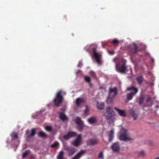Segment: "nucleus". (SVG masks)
<instances>
[{
  "label": "nucleus",
  "instance_id": "nucleus-1",
  "mask_svg": "<svg viewBox=\"0 0 159 159\" xmlns=\"http://www.w3.org/2000/svg\"><path fill=\"white\" fill-rule=\"evenodd\" d=\"M116 67L117 71L121 73H125L127 68L126 63L124 61H122L116 64Z\"/></svg>",
  "mask_w": 159,
  "mask_h": 159
},
{
  "label": "nucleus",
  "instance_id": "nucleus-2",
  "mask_svg": "<svg viewBox=\"0 0 159 159\" xmlns=\"http://www.w3.org/2000/svg\"><path fill=\"white\" fill-rule=\"evenodd\" d=\"M127 130L124 128H121L120 133L118 135L120 140L124 141H129L131 140V139L127 137Z\"/></svg>",
  "mask_w": 159,
  "mask_h": 159
},
{
  "label": "nucleus",
  "instance_id": "nucleus-3",
  "mask_svg": "<svg viewBox=\"0 0 159 159\" xmlns=\"http://www.w3.org/2000/svg\"><path fill=\"white\" fill-rule=\"evenodd\" d=\"M61 91H59L56 94V97L53 100V102L55 106L58 107L62 103L63 100V97L61 95Z\"/></svg>",
  "mask_w": 159,
  "mask_h": 159
},
{
  "label": "nucleus",
  "instance_id": "nucleus-4",
  "mask_svg": "<svg viewBox=\"0 0 159 159\" xmlns=\"http://www.w3.org/2000/svg\"><path fill=\"white\" fill-rule=\"evenodd\" d=\"M104 116L107 119H111L115 116V112L112 108L110 107H108L106 112L104 113Z\"/></svg>",
  "mask_w": 159,
  "mask_h": 159
},
{
  "label": "nucleus",
  "instance_id": "nucleus-5",
  "mask_svg": "<svg viewBox=\"0 0 159 159\" xmlns=\"http://www.w3.org/2000/svg\"><path fill=\"white\" fill-rule=\"evenodd\" d=\"M92 54L96 62L98 64H100L101 62V59L100 57L101 56V54L99 52H97L96 51V48H93L92 49Z\"/></svg>",
  "mask_w": 159,
  "mask_h": 159
},
{
  "label": "nucleus",
  "instance_id": "nucleus-6",
  "mask_svg": "<svg viewBox=\"0 0 159 159\" xmlns=\"http://www.w3.org/2000/svg\"><path fill=\"white\" fill-rule=\"evenodd\" d=\"M138 47L135 43H133L129 51L130 53L131 54H134L137 53L139 51Z\"/></svg>",
  "mask_w": 159,
  "mask_h": 159
},
{
  "label": "nucleus",
  "instance_id": "nucleus-7",
  "mask_svg": "<svg viewBox=\"0 0 159 159\" xmlns=\"http://www.w3.org/2000/svg\"><path fill=\"white\" fill-rule=\"evenodd\" d=\"M76 135V133L74 132H68L67 133L63 136V139L66 140L69 139L70 138L74 137Z\"/></svg>",
  "mask_w": 159,
  "mask_h": 159
},
{
  "label": "nucleus",
  "instance_id": "nucleus-8",
  "mask_svg": "<svg viewBox=\"0 0 159 159\" xmlns=\"http://www.w3.org/2000/svg\"><path fill=\"white\" fill-rule=\"evenodd\" d=\"M117 90L116 88H110V91L108 96L113 98L117 94Z\"/></svg>",
  "mask_w": 159,
  "mask_h": 159
},
{
  "label": "nucleus",
  "instance_id": "nucleus-9",
  "mask_svg": "<svg viewBox=\"0 0 159 159\" xmlns=\"http://www.w3.org/2000/svg\"><path fill=\"white\" fill-rule=\"evenodd\" d=\"M75 103L77 107H80L81 104H83L85 102L84 98H79L76 99L75 102Z\"/></svg>",
  "mask_w": 159,
  "mask_h": 159
},
{
  "label": "nucleus",
  "instance_id": "nucleus-10",
  "mask_svg": "<svg viewBox=\"0 0 159 159\" xmlns=\"http://www.w3.org/2000/svg\"><path fill=\"white\" fill-rule=\"evenodd\" d=\"M99 140L97 139H92L88 140L87 143L88 145H93L98 143Z\"/></svg>",
  "mask_w": 159,
  "mask_h": 159
},
{
  "label": "nucleus",
  "instance_id": "nucleus-11",
  "mask_svg": "<svg viewBox=\"0 0 159 159\" xmlns=\"http://www.w3.org/2000/svg\"><path fill=\"white\" fill-rule=\"evenodd\" d=\"M111 148L114 152H117L120 150V147L118 142L114 143L111 146Z\"/></svg>",
  "mask_w": 159,
  "mask_h": 159
},
{
  "label": "nucleus",
  "instance_id": "nucleus-12",
  "mask_svg": "<svg viewBox=\"0 0 159 159\" xmlns=\"http://www.w3.org/2000/svg\"><path fill=\"white\" fill-rule=\"evenodd\" d=\"M127 90L129 91H131V92L130 93H132L134 95H136L139 92L138 88L134 86L128 87L127 88Z\"/></svg>",
  "mask_w": 159,
  "mask_h": 159
},
{
  "label": "nucleus",
  "instance_id": "nucleus-13",
  "mask_svg": "<svg viewBox=\"0 0 159 159\" xmlns=\"http://www.w3.org/2000/svg\"><path fill=\"white\" fill-rule=\"evenodd\" d=\"M85 150H82L76 154L72 159H80V158L86 152Z\"/></svg>",
  "mask_w": 159,
  "mask_h": 159
},
{
  "label": "nucleus",
  "instance_id": "nucleus-14",
  "mask_svg": "<svg viewBox=\"0 0 159 159\" xmlns=\"http://www.w3.org/2000/svg\"><path fill=\"white\" fill-rule=\"evenodd\" d=\"M136 80L137 81L138 84L140 85L142 84L144 79L143 76H138L136 77Z\"/></svg>",
  "mask_w": 159,
  "mask_h": 159
},
{
  "label": "nucleus",
  "instance_id": "nucleus-15",
  "mask_svg": "<svg viewBox=\"0 0 159 159\" xmlns=\"http://www.w3.org/2000/svg\"><path fill=\"white\" fill-rule=\"evenodd\" d=\"M115 109L120 116L125 117L126 116L125 113L124 111L120 110L116 108H115Z\"/></svg>",
  "mask_w": 159,
  "mask_h": 159
},
{
  "label": "nucleus",
  "instance_id": "nucleus-16",
  "mask_svg": "<svg viewBox=\"0 0 159 159\" xmlns=\"http://www.w3.org/2000/svg\"><path fill=\"white\" fill-rule=\"evenodd\" d=\"M59 117L62 121L66 120H68L67 117L63 112L60 113L59 114Z\"/></svg>",
  "mask_w": 159,
  "mask_h": 159
},
{
  "label": "nucleus",
  "instance_id": "nucleus-17",
  "mask_svg": "<svg viewBox=\"0 0 159 159\" xmlns=\"http://www.w3.org/2000/svg\"><path fill=\"white\" fill-rule=\"evenodd\" d=\"M88 121L90 124L95 123L97 121V119L96 117H91L88 119Z\"/></svg>",
  "mask_w": 159,
  "mask_h": 159
},
{
  "label": "nucleus",
  "instance_id": "nucleus-18",
  "mask_svg": "<svg viewBox=\"0 0 159 159\" xmlns=\"http://www.w3.org/2000/svg\"><path fill=\"white\" fill-rule=\"evenodd\" d=\"M130 114L133 116L134 120H136L137 117L138 116L135 113V112L133 110H130L129 111Z\"/></svg>",
  "mask_w": 159,
  "mask_h": 159
},
{
  "label": "nucleus",
  "instance_id": "nucleus-19",
  "mask_svg": "<svg viewBox=\"0 0 159 159\" xmlns=\"http://www.w3.org/2000/svg\"><path fill=\"white\" fill-rule=\"evenodd\" d=\"M67 150L68 152L69 155L70 156L72 155L75 152V149L73 148H68Z\"/></svg>",
  "mask_w": 159,
  "mask_h": 159
},
{
  "label": "nucleus",
  "instance_id": "nucleus-20",
  "mask_svg": "<svg viewBox=\"0 0 159 159\" xmlns=\"http://www.w3.org/2000/svg\"><path fill=\"white\" fill-rule=\"evenodd\" d=\"M114 134V130L112 129L111 131L109 134L108 135L109 139L108 140L109 142H111L113 139Z\"/></svg>",
  "mask_w": 159,
  "mask_h": 159
},
{
  "label": "nucleus",
  "instance_id": "nucleus-21",
  "mask_svg": "<svg viewBox=\"0 0 159 159\" xmlns=\"http://www.w3.org/2000/svg\"><path fill=\"white\" fill-rule=\"evenodd\" d=\"M134 95L132 93H128L126 97L127 99V102H128L129 101L132 100L133 98Z\"/></svg>",
  "mask_w": 159,
  "mask_h": 159
},
{
  "label": "nucleus",
  "instance_id": "nucleus-22",
  "mask_svg": "<svg viewBox=\"0 0 159 159\" xmlns=\"http://www.w3.org/2000/svg\"><path fill=\"white\" fill-rule=\"evenodd\" d=\"M35 134V131L34 129H32L31 130V134L30 135H28L27 136V138L30 139L31 137H33Z\"/></svg>",
  "mask_w": 159,
  "mask_h": 159
},
{
  "label": "nucleus",
  "instance_id": "nucleus-23",
  "mask_svg": "<svg viewBox=\"0 0 159 159\" xmlns=\"http://www.w3.org/2000/svg\"><path fill=\"white\" fill-rule=\"evenodd\" d=\"M97 107L99 110H102L104 108V104L103 103H98L97 105Z\"/></svg>",
  "mask_w": 159,
  "mask_h": 159
},
{
  "label": "nucleus",
  "instance_id": "nucleus-24",
  "mask_svg": "<svg viewBox=\"0 0 159 159\" xmlns=\"http://www.w3.org/2000/svg\"><path fill=\"white\" fill-rule=\"evenodd\" d=\"M144 100V96L143 95H141L139 98V103L140 105L142 104Z\"/></svg>",
  "mask_w": 159,
  "mask_h": 159
},
{
  "label": "nucleus",
  "instance_id": "nucleus-25",
  "mask_svg": "<svg viewBox=\"0 0 159 159\" xmlns=\"http://www.w3.org/2000/svg\"><path fill=\"white\" fill-rule=\"evenodd\" d=\"M84 79L85 82L88 83H89L91 82V79L88 75H85L84 77Z\"/></svg>",
  "mask_w": 159,
  "mask_h": 159
},
{
  "label": "nucleus",
  "instance_id": "nucleus-26",
  "mask_svg": "<svg viewBox=\"0 0 159 159\" xmlns=\"http://www.w3.org/2000/svg\"><path fill=\"white\" fill-rule=\"evenodd\" d=\"M75 122L78 125L83 123V122L81 120L80 118V117L76 118L75 120Z\"/></svg>",
  "mask_w": 159,
  "mask_h": 159
},
{
  "label": "nucleus",
  "instance_id": "nucleus-27",
  "mask_svg": "<svg viewBox=\"0 0 159 159\" xmlns=\"http://www.w3.org/2000/svg\"><path fill=\"white\" fill-rule=\"evenodd\" d=\"M39 135L41 138H44L47 137V135L43 131H40L39 132Z\"/></svg>",
  "mask_w": 159,
  "mask_h": 159
},
{
  "label": "nucleus",
  "instance_id": "nucleus-28",
  "mask_svg": "<svg viewBox=\"0 0 159 159\" xmlns=\"http://www.w3.org/2000/svg\"><path fill=\"white\" fill-rule=\"evenodd\" d=\"M78 129L80 131H82L83 129V123L80 124H79L77 127Z\"/></svg>",
  "mask_w": 159,
  "mask_h": 159
},
{
  "label": "nucleus",
  "instance_id": "nucleus-29",
  "mask_svg": "<svg viewBox=\"0 0 159 159\" xmlns=\"http://www.w3.org/2000/svg\"><path fill=\"white\" fill-rule=\"evenodd\" d=\"M85 109L84 111V113L85 115L87 116L89 115V110L88 106L87 105L85 106Z\"/></svg>",
  "mask_w": 159,
  "mask_h": 159
},
{
  "label": "nucleus",
  "instance_id": "nucleus-30",
  "mask_svg": "<svg viewBox=\"0 0 159 159\" xmlns=\"http://www.w3.org/2000/svg\"><path fill=\"white\" fill-rule=\"evenodd\" d=\"M72 144L75 147H77L80 144V142L75 140L73 142Z\"/></svg>",
  "mask_w": 159,
  "mask_h": 159
},
{
  "label": "nucleus",
  "instance_id": "nucleus-31",
  "mask_svg": "<svg viewBox=\"0 0 159 159\" xmlns=\"http://www.w3.org/2000/svg\"><path fill=\"white\" fill-rule=\"evenodd\" d=\"M90 75L93 77L96 78V73L94 72L93 71H91L89 72Z\"/></svg>",
  "mask_w": 159,
  "mask_h": 159
},
{
  "label": "nucleus",
  "instance_id": "nucleus-32",
  "mask_svg": "<svg viewBox=\"0 0 159 159\" xmlns=\"http://www.w3.org/2000/svg\"><path fill=\"white\" fill-rule=\"evenodd\" d=\"M113 98H111L108 96V98L107 100V102L108 104H110L112 102V99Z\"/></svg>",
  "mask_w": 159,
  "mask_h": 159
},
{
  "label": "nucleus",
  "instance_id": "nucleus-33",
  "mask_svg": "<svg viewBox=\"0 0 159 159\" xmlns=\"http://www.w3.org/2000/svg\"><path fill=\"white\" fill-rule=\"evenodd\" d=\"M45 129L48 131H52V128L51 126H47L45 127Z\"/></svg>",
  "mask_w": 159,
  "mask_h": 159
},
{
  "label": "nucleus",
  "instance_id": "nucleus-34",
  "mask_svg": "<svg viewBox=\"0 0 159 159\" xmlns=\"http://www.w3.org/2000/svg\"><path fill=\"white\" fill-rule=\"evenodd\" d=\"M139 155L140 157H144L145 155V153L144 151H142L139 152Z\"/></svg>",
  "mask_w": 159,
  "mask_h": 159
},
{
  "label": "nucleus",
  "instance_id": "nucleus-35",
  "mask_svg": "<svg viewBox=\"0 0 159 159\" xmlns=\"http://www.w3.org/2000/svg\"><path fill=\"white\" fill-rule=\"evenodd\" d=\"M29 151H26L23 153L22 154V157L24 158L25 157L29 154Z\"/></svg>",
  "mask_w": 159,
  "mask_h": 159
},
{
  "label": "nucleus",
  "instance_id": "nucleus-36",
  "mask_svg": "<svg viewBox=\"0 0 159 159\" xmlns=\"http://www.w3.org/2000/svg\"><path fill=\"white\" fill-rule=\"evenodd\" d=\"M119 41L117 39H114L112 41V43L114 45L119 44Z\"/></svg>",
  "mask_w": 159,
  "mask_h": 159
},
{
  "label": "nucleus",
  "instance_id": "nucleus-37",
  "mask_svg": "<svg viewBox=\"0 0 159 159\" xmlns=\"http://www.w3.org/2000/svg\"><path fill=\"white\" fill-rule=\"evenodd\" d=\"M11 136L13 138L16 139L18 137L17 133H14L11 134Z\"/></svg>",
  "mask_w": 159,
  "mask_h": 159
},
{
  "label": "nucleus",
  "instance_id": "nucleus-38",
  "mask_svg": "<svg viewBox=\"0 0 159 159\" xmlns=\"http://www.w3.org/2000/svg\"><path fill=\"white\" fill-rule=\"evenodd\" d=\"M59 143L57 142H55L52 145L51 147L52 148H55L57 147V146L58 145Z\"/></svg>",
  "mask_w": 159,
  "mask_h": 159
},
{
  "label": "nucleus",
  "instance_id": "nucleus-39",
  "mask_svg": "<svg viewBox=\"0 0 159 159\" xmlns=\"http://www.w3.org/2000/svg\"><path fill=\"white\" fill-rule=\"evenodd\" d=\"M81 139V135L80 134L78 135L76 138L75 140L80 142Z\"/></svg>",
  "mask_w": 159,
  "mask_h": 159
},
{
  "label": "nucleus",
  "instance_id": "nucleus-40",
  "mask_svg": "<svg viewBox=\"0 0 159 159\" xmlns=\"http://www.w3.org/2000/svg\"><path fill=\"white\" fill-rule=\"evenodd\" d=\"M98 158L101 159H103V153L102 152H101L100 153L99 156Z\"/></svg>",
  "mask_w": 159,
  "mask_h": 159
},
{
  "label": "nucleus",
  "instance_id": "nucleus-41",
  "mask_svg": "<svg viewBox=\"0 0 159 159\" xmlns=\"http://www.w3.org/2000/svg\"><path fill=\"white\" fill-rule=\"evenodd\" d=\"M108 53L109 54L112 55L114 53V51H109Z\"/></svg>",
  "mask_w": 159,
  "mask_h": 159
},
{
  "label": "nucleus",
  "instance_id": "nucleus-42",
  "mask_svg": "<svg viewBox=\"0 0 159 159\" xmlns=\"http://www.w3.org/2000/svg\"><path fill=\"white\" fill-rule=\"evenodd\" d=\"M151 99V98L149 97V96H148V98L147 99V102H148L150 101Z\"/></svg>",
  "mask_w": 159,
  "mask_h": 159
},
{
  "label": "nucleus",
  "instance_id": "nucleus-43",
  "mask_svg": "<svg viewBox=\"0 0 159 159\" xmlns=\"http://www.w3.org/2000/svg\"><path fill=\"white\" fill-rule=\"evenodd\" d=\"M89 86L91 87H93V84L91 83V82H90L89 83H88Z\"/></svg>",
  "mask_w": 159,
  "mask_h": 159
},
{
  "label": "nucleus",
  "instance_id": "nucleus-44",
  "mask_svg": "<svg viewBox=\"0 0 159 159\" xmlns=\"http://www.w3.org/2000/svg\"><path fill=\"white\" fill-rule=\"evenodd\" d=\"M28 133H29V131H28V130H27L26 131V134H27Z\"/></svg>",
  "mask_w": 159,
  "mask_h": 159
},
{
  "label": "nucleus",
  "instance_id": "nucleus-45",
  "mask_svg": "<svg viewBox=\"0 0 159 159\" xmlns=\"http://www.w3.org/2000/svg\"><path fill=\"white\" fill-rule=\"evenodd\" d=\"M154 159H159V157H158L154 158Z\"/></svg>",
  "mask_w": 159,
  "mask_h": 159
}]
</instances>
